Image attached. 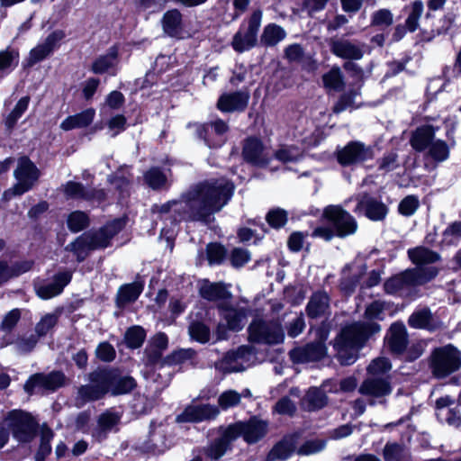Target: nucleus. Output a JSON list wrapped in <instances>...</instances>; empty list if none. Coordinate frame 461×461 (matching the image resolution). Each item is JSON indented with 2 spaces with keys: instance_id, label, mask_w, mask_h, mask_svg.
Returning a JSON list of instances; mask_svg holds the SVG:
<instances>
[{
  "instance_id": "obj_23",
  "label": "nucleus",
  "mask_w": 461,
  "mask_h": 461,
  "mask_svg": "<svg viewBox=\"0 0 461 461\" xmlns=\"http://www.w3.org/2000/svg\"><path fill=\"white\" fill-rule=\"evenodd\" d=\"M72 274L69 271L60 272L54 276L53 281L36 286V293L41 299H50L59 294L70 282Z\"/></svg>"
},
{
  "instance_id": "obj_38",
  "label": "nucleus",
  "mask_w": 461,
  "mask_h": 461,
  "mask_svg": "<svg viewBox=\"0 0 461 461\" xmlns=\"http://www.w3.org/2000/svg\"><path fill=\"white\" fill-rule=\"evenodd\" d=\"M120 420V416L113 411H107L101 414L98 418L96 429L93 432V437L97 440H102Z\"/></svg>"
},
{
  "instance_id": "obj_61",
  "label": "nucleus",
  "mask_w": 461,
  "mask_h": 461,
  "mask_svg": "<svg viewBox=\"0 0 461 461\" xmlns=\"http://www.w3.org/2000/svg\"><path fill=\"white\" fill-rule=\"evenodd\" d=\"M20 318L21 312L18 309L10 311L2 321L0 330L9 333L14 328Z\"/></svg>"
},
{
  "instance_id": "obj_18",
  "label": "nucleus",
  "mask_w": 461,
  "mask_h": 461,
  "mask_svg": "<svg viewBox=\"0 0 461 461\" xmlns=\"http://www.w3.org/2000/svg\"><path fill=\"white\" fill-rule=\"evenodd\" d=\"M242 155L249 163L260 167L267 165L272 157L269 149L256 138H249L245 140Z\"/></svg>"
},
{
  "instance_id": "obj_2",
  "label": "nucleus",
  "mask_w": 461,
  "mask_h": 461,
  "mask_svg": "<svg viewBox=\"0 0 461 461\" xmlns=\"http://www.w3.org/2000/svg\"><path fill=\"white\" fill-rule=\"evenodd\" d=\"M391 311L389 303L384 301H375L365 311V321L354 322L346 326L337 337L334 348L342 365L353 364L358 350L372 335L381 330L375 321H382Z\"/></svg>"
},
{
  "instance_id": "obj_7",
  "label": "nucleus",
  "mask_w": 461,
  "mask_h": 461,
  "mask_svg": "<svg viewBox=\"0 0 461 461\" xmlns=\"http://www.w3.org/2000/svg\"><path fill=\"white\" fill-rule=\"evenodd\" d=\"M437 274L438 270L436 267L408 269L388 279L384 284V289L388 294H395L410 286L423 285L434 278Z\"/></svg>"
},
{
  "instance_id": "obj_29",
  "label": "nucleus",
  "mask_w": 461,
  "mask_h": 461,
  "mask_svg": "<svg viewBox=\"0 0 461 461\" xmlns=\"http://www.w3.org/2000/svg\"><path fill=\"white\" fill-rule=\"evenodd\" d=\"M95 116V110L88 108L79 113L67 117L60 123L63 131H71L77 128H85L92 123Z\"/></svg>"
},
{
  "instance_id": "obj_59",
  "label": "nucleus",
  "mask_w": 461,
  "mask_h": 461,
  "mask_svg": "<svg viewBox=\"0 0 461 461\" xmlns=\"http://www.w3.org/2000/svg\"><path fill=\"white\" fill-rule=\"evenodd\" d=\"M63 191L68 198H89L86 196V191L84 189V186L77 182H68L63 185Z\"/></svg>"
},
{
  "instance_id": "obj_41",
  "label": "nucleus",
  "mask_w": 461,
  "mask_h": 461,
  "mask_svg": "<svg viewBox=\"0 0 461 461\" xmlns=\"http://www.w3.org/2000/svg\"><path fill=\"white\" fill-rule=\"evenodd\" d=\"M408 255L410 259L419 267L426 268L427 267H421L422 265L430 264L438 260L439 256L423 247L415 248L409 249Z\"/></svg>"
},
{
  "instance_id": "obj_30",
  "label": "nucleus",
  "mask_w": 461,
  "mask_h": 461,
  "mask_svg": "<svg viewBox=\"0 0 461 461\" xmlns=\"http://www.w3.org/2000/svg\"><path fill=\"white\" fill-rule=\"evenodd\" d=\"M118 65L116 48H111L106 54L98 57L92 64V71L95 74L113 73Z\"/></svg>"
},
{
  "instance_id": "obj_63",
  "label": "nucleus",
  "mask_w": 461,
  "mask_h": 461,
  "mask_svg": "<svg viewBox=\"0 0 461 461\" xmlns=\"http://www.w3.org/2000/svg\"><path fill=\"white\" fill-rule=\"evenodd\" d=\"M267 221L270 226L274 228H280L285 224L287 221V214L284 210L274 209L267 213Z\"/></svg>"
},
{
  "instance_id": "obj_32",
  "label": "nucleus",
  "mask_w": 461,
  "mask_h": 461,
  "mask_svg": "<svg viewBox=\"0 0 461 461\" xmlns=\"http://www.w3.org/2000/svg\"><path fill=\"white\" fill-rule=\"evenodd\" d=\"M164 32L171 37L184 38L182 15L179 11H167L162 20Z\"/></svg>"
},
{
  "instance_id": "obj_34",
  "label": "nucleus",
  "mask_w": 461,
  "mask_h": 461,
  "mask_svg": "<svg viewBox=\"0 0 461 461\" xmlns=\"http://www.w3.org/2000/svg\"><path fill=\"white\" fill-rule=\"evenodd\" d=\"M143 290V285L140 282L121 286L117 294L116 303L118 307H125L127 304L135 302Z\"/></svg>"
},
{
  "instance_id": "obj_49",
  "label": "nucleus",
  "mask_w": 461,
  "mask_h": 461,
  "mask_svg": "<svg viewBox=\"0 0 461 461\" xmlns=\"http://www.w3.org/2000/svg\"><path fill=\"white\" fill-rule=\"evenodd\" d=\"M241 401V395L235 390H227L220 394L218 398L219 407L222 410L236 407Z\"/></svg>"
},
{
  "instance_id": "obj_58",
  "label": "nucleus",
  "mask_w": 461,
  "mask_h": 461,
  "mask_svg": "<svg viewBox=\"0 0 461 461\" xmlns=\"http://www.w3.org/2000/svg\"><path fill=\"white\" fill-rule=\"evenodd\" d=\"M52 437L53 433L49 428H42L41 433V446L36 456L37 461H39L41 456L43 458L45 456L50 453L51 447L50 443Z\"/></svg>"
},
{
  "instance_id": "obj_42",
  "label": "nucleus",
  "mask_w": 461,
  "mask_h": 461,
  "mask_svg": "<svg viewBox=\"0 0 461 461\" xmlns=\"http://www.w3.org/2000/svg\"><path fill=\"white\" fill-rule=\"evenodd\" d=\"M303 403L309 411L318 410L326 405L327 396L322 390L313 387L309 389Z\"/></svg>"
},
{
  "instance_id": "obj_50",
  "label": "nucleus",
  "mask_w": 461,
  "mask_h": 461,
  "mask_svg": "<svg viewBox=\"0 0 461 461\" xmlns=\"http://www.w3.org/2000/svg\"><path fill=\"white\" fill-rule=\"evenodd\" d=\"M88 225L87 215L80 211L73 212L68 218V227L73 232H78Z\"/></svg>"
},
{
  "instance_id": "obj_53",
  "label": "nucleus",
  "mask_w": 461,
  "mask_h": 461,
  "mask_svg": "<svg viewBox=\"0 0 461 461\" xmlns=\"http://www.w3.org/2000/svg\"><path fill=\"white\" fill-rule=\"evenodd\" d=\"M29 103V96H23L17 102L14 110L10 113L6 119V124L9 128L13 127L18 119H20L24 112L28 109Z\"/></svg>"
},
{
  "instance_id": "obj_28",
  "label": "nucleus",
  "mask_w": 461,
  "mask_h": 461,
  "mask_svg": "<svg viewBox=\"0 0 461 461\" xmlns=\"http://www.w3.org/2000/svg\"><path fill=\"white\" fill-rule=\"evenodd\" d=\"M407 330L402 323H393L387 335V343L390 349L396 354L402 353L407 347Z\"/></svg>"
},
{
  "instance_id": "obj_46",
  "label": "nucleus",
  "mask_w": 461,
  "mask_h": 461,
  "mask_svg": "<svg viewBox=\"0 0 461 461\" xmlns=\"http://www.w3.org/2000/svg\"><path fill=\"white\" fill-rule=\"evenodd\" d=\"M431 314L429 310L422 309L414 312L409 318V325L415 329H428L430 330Z\"/></svg>"
},
{
  "instance_id": "obj_55",
  "label": "nucleus",
  "mask_w": 461,
  "mask_h": 461,
  "mask_svg": "<svg viewBox=\"0 0 461 461\" xmlns=\"http://www.w3.org/2000/svg\"><path fill=\"white\" fill-rule=\"evenodd\" d=\"M207 259L210 265L220 264L225 258L224 248L218 243H210L206 249Z\"/></svg>"
},
{
  "instance_id": "obj_47",
  "label": "nucleus",
  "mask_w": 461,
  "mask_h": 461,
  "mask_svg": "<svg viewBox=\"0 0 461 461\" xmlns=\"http://www.w3.org/2000/svg\"><path fill=\"white\" fill-rule=\"evenodd\" d=\"M146 332L140 326H133L128 329L125 333V341L129 348H138L144 342Z\"/></svg>"
},
{
  "instance_id": "obj_20",
  "label": "nucleus",
  "mask_w": 461,
  "mask_h": 461,
  "mask_svg": "<svg viewBox=\"0 0 461 461\" xmlns=\"http://www.w3.org/2000/svg\"><path fill=\"white\" fill-rule=\"evenodd\" d=\"M65 376L60 372H53L49 375H34L24 384V390L32 393L39 390H55L64 384Z\"/></svg>"
},
{
  "instance_id": "obj_12",
  "label": "nucleus",
  "mask_w": 461,
  "mask_h": 461,
  "mask_svg": "<svg viewBox=\"0 0 461 461\" xmlns=\"http://www.w3.org/2000/svg\"><path fill=\"white\" fill-rule=\"evenodd\" d=\"M323 218L327 220L339 237H345L356 232V220L342 207L329 205L323 211Z\"/></svg>"
},
{
  "instance_id": "obj_6",
  "label": "nucleus",
  "mask_w": 461,
  "mask_h": 461,
  "mask_svg": "<svg viewBox=\"0 0 461 461\" xmlns=\"http://www.w3.org/2000/svg\"><path fill=\"white\" fill-rule=\"evenodd\" d=\"M4 426L18 442L26 443L36 435L38 423L33 417L23 411L14 410L4 420Z\"/></svg>"
},
{
  "instance_id": "obj_60",
  "label": "nucleus",
  "mask_w": 461,
  "mask_h": 461,
  "mask_svg": "<svg viewBox=\"0 0 461 461\" xmlns=\"http://www.w3.org/2000/svg\"><path fill=\"white\" fill-rule=\"evenodd\" d=\"M250 253L240 248L233 249L230 255V263L234 267H243L250 260Z\"/></svg>"
},
{
  "instance_id": "obj_37",
  "label": "nucleus",
  "mask_w": 461,
  "mask_h": 461,
  "mask_svg": "<svg viewBox=\"0 0 461 461\" xmlns=\"http://www.w3.org/2000/svg\"><path fill=\"white\" fill-rule=\"evenodd\" d=\"M235 440L227 435V428L223 430L221 436L212 442L205 449L206 456L214 460L221 458L230 448L231 442Z\"/></svg>"
},
{
  "instance_id": "obj_31",
  "label": "nucleus",
  "mask_w": 461,
  "mask_h": 461,
  "mask_svg": "<svg viewBox=\"0 0 461 461\" xmlns=\"http://www.w3.org/2000/svg\"><path fill=\"white\" fill-rule=\"evenodd\" d=\"M434 135V129L431 126H421L413 132L411 144L417 151H427L431 143L436 140Z\"/></svg>"
},
{
  "instance_id": "obj_11",
  "label": "nucleus",
  "mask_w": 461,
  "mask_h": 461,
  "mask_svg": "<svg viewBox=\"0 0 461 461\" xmlns=\"http://www.w3.org/2000/svg\"><path fill=\"white\" fill-rule=\"evenodd\" d=\"M299 141L303 146V148L289 146L284 147L275 153V157L282 162H292L298 160L303 154L304 148H309L317 145L321 140L320 131L311 125L310 129L304 131H298Z\"/></svg>"
},
{
  "instance_id": "obj_25",
  "label": "nucleus",
  "mask_w": 461,
  "mask_h": 461,
  "mask_svg": "<svg viewBox=\"0 0 461 461\" xmlns=\"http://www.w3.org/2000/svg\"><path fill=\"white\" fill-rule=\"evenodd\" d=\"M326 354V347L322 342L312 343L304 348H295L291 351V358L294 362L303 363L316 361Z\"/></svg>"
},
{
  "instance_id": "obj_57",
  "label": "nucleus",
  "mask_w": 461,
  "mask_h": 461,
  "mask_svg": "<svg viewBox=\"0 0 461 461\" xmlns=\"http://www.w3.org/2000/svg\"><path fill=\"white\" fill-rule=\"evenodd\" d=\"M190 336L202 343H205L209 340L210 331L209 329L201 322H193L189 327Z\"/></svg>"
},
{
  "instance_id": "obj_5",
  "label": "nucleus",
  "mask_w": 461,
  "mask_h": 461,
  "mask_svg": "<svg viewBox=\"0 0 461 461\" xmlns=\"http://www.w3.org/2000/svg\"><path fill=\"white\" fill-rule=\"evenodd\" d=\"M14 176L16 184L5 191L4 198L5 200H10L15 195H22L31 190L40 177V170L27 157H22L18 160Z\"/></svg>"
},
{
  "instance_id": "obj_48",
  "label": "nucleus",
  "mask_w": 461,
  "mask_h": 461,
  "mask_svg": "<svg viewBox=\"0 0 461 461\" xmlns=\"http://www.w3.org/2000/svg\"><path fill=\"white\" fill-rule=\"evenodd\" d=\"M392 368L390 361L386 357H377L367 366V373L371 376L384 377V375Z\"/></svg>"
},
{
  "instance_id": "obj_17",
  "label": "nucleus",
  "mask_w": 461,
  "mask_h": 461,
  "mask_svg": "<svg viewBox=\"0 0 461 461\" xmlns=\"http://www.w3.org/2000/svg\"><path fill=\"white\" fill-rule=\"evenodd\" d=\"M228 125L221 120L197 126L198 135L203 138L208 147H220L225 141Z\"/></svg>"
},
{
  "instance_id": "obj_45",
  "label": "nucleus",
  "mask_w": 461,
  "mask_h": 461,
  "mask_svg": "<svg viewBox=\"0 0 461 461\" xmlns=\"http://www.w3.org/2000/svg\"><path fill=\"white\" fill-rule=\"evenodd\" d=\"M323 85L326 88L340 91L344 86L343 77L339 68H332L322 77Z\"/></svg>"
},
{
  "instance_id": "obj_44",
  "label": "nucleus",
  "mask_w": 461,
  "mask_h": 461,
  "mask_svg": "<svg viewBox=\"0 0 461 461\" xmlns=\"http://www.w3.org/2000/svg\"><path fill=\"white\" fill-rule=\"evenodd\" d=\"M427 155L435 161L442 162L448 158L449 148L444 140H435L427 150Z\"/></svg>"
},
{
  "instance_id": "obj_64",
  "label": "nucleus",
  "mask_w": 461,
  "mask_h": 461,
  "mask_svg": "<svg viewBox=\"0 0 461 461\" xmlns=\"http://www.w3.org/2000/svg\"><path fill=\"white\" fill-rule=\"evenodd\" d=\"M107 125L112 136L114 137L125 130L126 118L122 114H117L108 121Z\"/></svg>"
},
{
  "instance_id": "obj_43",
  "label": "nucleus",
  "mask_w": 461,
  "mask_h": 461,
  "mask_svg": "<svg viewBox=\"0 0 461 461\" xmlns=\"http://www.w3.org/2000/svg\"><path fill=\"white\" fill-rule=\"evenodd\" d=\"M407 9L409 13L405 26L408 31L414 32L418 29L419 20L423 14V4L421 1H415Z\"/></svg>"
},
{
  "instance_id": "obj_40",
  "label": "nucleus",
  "mask_w": 461,
  "mask_h": 461,
  "mask_svg": "<svg viewBox=\"0 0 461 461\" xmlns=\"http://www.w3.org/2000/svg\"><path fill=\"white\" fill-rule=\"evenodd\" d=\"M286 36L285 31L276 23H269L265 26L260 37V41L265 46H275L282 41Z\"/></svg>"
},
{
  "instance_id": "obj_21",
  "label": "nucleus",
  "mask_w": 461,
  "mask_h": 461,
  "mask_svg": "<svg viewBox=\"0 0 461 461\" xmlns=\"http://www.w3.org/2000/svg\"><path fill=\"white\" fill-rule=\"evenodd\" d=\"M171 439L167 435V429L160 425L151 426L149 439L144 444V450L153 454L164 453L171 447Z\"/></svg>"
},
{
  "instance_id": "obj_9",
  "label": "nucleus",
  "mask_w": 461,
  "mask_h": 461,
  "mask_svg": "<svg viewBox=\"0 0 461 461\" xmlns=\"http://www.w3.org/2000/svg\"><path fill=\"white\" fill-rule=\"evenodd\" d=\"M267 420L252 417L248 421H240L227 427V435L232 438L241 436L249 444H254L262 439L268 432Z\"/></svg>"
},
{
  "instance_id": "obj_16",
  "label": "nucleus",
  "mask_w": 461,
  "mask_h": 461,
  "mask_svg": "<svg viewBox=\"0 0 461 461\" xmlns=\"http://www.w3.org/2000/svg\"><path fill=\"white\" fill-rule=\"evenodd\" d=\"M357 204L354 210L356 213L364 214L371 221H383L388 212L386 205L380 200L368 194H363L357 198Z\"/></svg>"
},
{
  "instance_id": "obj_4",
  "label": "nucleus",
  "mask_w": 461,
  "mask_h": 461,
  "mask_svg": "<svg viewBox=\"0 0 461 461\" xmlns=\"http://www.w3.org/2000/svg\"><path fill=\"white\" fill-rule=\"evenodd\" d=\"M125 225L122 219H115L101 228L98 231L86 232L68 244L67 250L72 251L78 261L84 260L89 251L109 246L111 239Z\"/></svg>"
},
{
  "instance_id": "obj_36",
  "label": "nucleus",
  "mask_w": 461,
  "mask_h": 461,
  "mask_svg": "<svg viewBox=\"0 0 461 461\" xmlns=\"http://www.w3.org/2000/svg\"><path fill=\"white\" fill-rule=\"evenodd\" d=\"M296 438L297 436L295 435L285 438L274 447L268 455V458L270 460L288 458L297 449Z\"/></svg>"
},
{
  "instance_id": "obj_27",
  "label": "nucleus",
  "mask_w": 461,
  "mask_h": 461,
  "mask_svg": "<svg viewBox=\"0 0 461 461\" xmlns=\"http://www.w3.org/2000/svg\"><path fill=\"white\" fill-rule=\"evenodd\" d=\"M330 49L334 55L345 59H360L364 53L359 45L343 39L331 40Z\"/></svg>"
},
{
  "instance_id": "obj_33",
  "label": "nucleus",
  "mask_w": 461,
  "mask_h": 461,
  "mask_svg": "<svg viewBox=\"0 0 461 461\" xmlns=\"http://www.w3.org/2000/svg\"><path fill=\"white\" fill-rule=\"evenodd\" d=\"M199 292L201 296L208 301H218L230 296L222 283H211L208 280H203L201 283Z\"/></svg>"
},
{
  "instance_id": "obj_26",
  "label": "nucleus",
  "mask_w": 461,
  "mask_h": 461,
  "mask_svg": "<svg viewBox=\"0 0 461 461\" xmlns=\"http://www.w3.org/2000/svg\"><path fill=\"white\" fill-rule=\"evenodd\" d=\"M359 392L362 394L378 398L390 394L392 388L387 378L370 375L363 382Z\"/></svg>"
},
{
  "instance_id": "obj_56",
  "label": "nucleus",
  "mask_w": 461,
  "mask_h": 461,
  "mask_svg": "<svg viewBox=\"0 0 461 461\" xmlns=\"http://www.w3.org/2000/svg\"><path fill=\"white\" fill-rule=\"evenodd\" d=\"M419 199L414 195H408L399 203L398 210L402 215L411 216L419 207Z\"/></svg>"
},
{
  "instance_id": "obj_54",
  "label": "nucleus",
  "mask_w": 461,
  "mask_h": 461,
  "mask_svg": "<svg viewBox=\"0 0 461 461\" xmlns=\"http://www.w3.org/2000/svg\"><path fill=\"white\" fill-rule=\"evenodd\" d=\"M326 443L324 440L312 439L303 443L301 447H297V453L302 456H309L321 452L324 449Z\"/></svg>"
},
{
  "instance_id": "obj_39",
  "label": "nucleus",
  "mask_w": 461,
  "mask_h": 461,
  "mask_svg": "<svg viewBox=\"0 0 461 461\" xmlns=\"http://www.w3.org/2000/svg\"><path fill=\"white\" fill-rule=\"evenodd\" d=\"M221 315L226 321L229 330H240L246 322V315L242 310L222 307L221 308Z\"/></svg>"
},
{
  "instance_id": "obj_15",
  "label": "nucleus",
  "mask_w": 461,
  "mask_h": 461,
  "mask_svg": "<svg viewBox=\"0 0 461 461\" xmlns=\"http://www.w3.org/2000/svg\"><path fill=\"white\" fill-rule=\"evenodd\" d=\"M374 157L373 149L360 141L348 143L338 153V160L343 166H349L371 159Z\"/></svg>"
},
{
  "instance_id": "obj_14",
  "label": "nucleus",
  "mask_w": 461,
  "mask_h": 461,
  "mask_svg": "<svg viewBox=\"0 0 461 461\" xmlns=\"http://www.w3.org/2000/svg\"><path fill=\"white\" fill-rule=\"evenodd\" d=\"M255 358V353L249 346H242L236 351L228 352L226 356L217 363L218 369L223 372H240L248 368Z\"/></svg>"
},
{
  "instance_id": "obj_22",
  "label": "nucleus",
  "mask_w": 461,
  "mask_h": 461,
  "mask_svg": "<svg viewBox=\"0 0 461 461\" xmlns=\"http://www.w3.org/2000/svg\"><path fill=\"white\" fill-rule=\"evenodd\" d=\"M64 37V33L60 31L50 33L43 42L39 43L33 48L28 57V64L32 66L52 53L58 42Z\"/></svg>"
},
{
  "instance_id": "obj_10",
  "label": "nucleus",
  "mask_w": 461,
  "mask_h": 461,
  "mask_svg": "<svg viewBox=\"0 0 461 461\" xmlns=\"http://www.w3.org/2000/svg\"><path fill=\"white\" fill-rule=\"evenodd\" d=\"M261 21L262 12L257 10L251 14L248 24L240 26L231 41V46L235 51L241 53L252 49L256 45Z\"/></svg>"
},
{
  "instance_id": "obj_51",
  "label": "nucleus",
  "mask_w": 461,
  "mask_h": 461,
  "mask_svg": "<svg viewBox=\"0 0 461 461\" xmlns=\"http://www.w3.org/2000/svg\"><path fill=\"white\" fill-rule=\"evenodd\" d=\"M58 318L59 316L56 313L45 314L35 326L36 335L39 338L47 335L48 332L56 325Z\"/></svg>"
},
{
  "instance_id": "obj_8",
  "label": "nucleus",
  "mask_w": 461,
  "mask_h": 461,
  "mask_svg": "<svg viewBox=\"0 0 461 461\" xmlns=\"http://www.w3.org/2000/svg\"><path fill=\"white\" fill-rule=\"evenodd\" d=\"M430 366L437 377H446L461 366L460 352L451 345L436 348L431 355Z\"/></svg>"
},
{
  "instance_id": "obj_24",
  "label": "nucleus",
  "mask_w": 461,
  "mask_h": 461,
  "mask_svg": "<svg viewBox=\"0 0 461 461\" xmlns=\"http://www.w3.org/2000/svg\"><path fill=\"white\" fill-rule=\"evenodd\" d=\"M249 93L248 91H238L227 93L221 95L217 106L221 112L243 111L249 103Z\"/></svg>"
},
{
  "instance_id": "obj_52",
  "label": "nucleus",
  "mask_w": 461,
  "mask_h": 461,
  "mask_svg": "<svg viewBox=\"0 0 461 461\" xmlns=\"http://www.w3.org/2000/svg\"><path fill=\"white\" fill-rule=\"evenodd\" d=\"M146 183L153 189H158L166 186L167 176L158 168H151L145 174Z\"/></svg>"
},
{
  "instance_id": "obj_13",
  "label": "nucleus",
  "mask_w": 461,
  "mask_h": 461,
  "mask_svg": "<svg viewBox=\"0 0 461 461\" xmlns=\"http://www.w3.org/2000/svg\"><path fill=\"white\" fill-rule=\"evenodd\" d=\"M249 339L254 342L278 344L284 340L285 335L280 323L276 321H253L249 328Z\"/></svg>"
},
{
  "instance_id": "obj_19",
  "label": "nucleus",
  "mask_w": 461,
  "mask_h": 461,
  "mask_svg": "<svg viewBox=\"0 0 461 461\" xmlns=\"http://www.w3.org/2000/svg\"><path fill=\"white\" fill-rule=\"evenodd\" d=\"M220 410L215 405H189L176 417L178 422H200L216 418Z\"/></svg>"
},
{
  "instance_id": "obj_35",
  "label": "nucleus",
  "mask_w": 461,
  "mask_h": 461,
  "mask_svg": "<svg viewBox=\"0 0 461 461\" xmlns=\"http://www.w3.org/2000/svg\"><path fill=\"white\" fill-rule=\"evenodd\" d=\"M330 309V300L325 293H315L307 305V313L311 318H318L325 315Z\"/></svg>"
},
{
  "instance_id": "obj_1",
  "label": "nucleus",
  "mask_w": 461,
  "mask_h": 461,
  "mask_svg": "<svg viewBox=\"0 0 461 461\" xmlns=\"http://www.w3.org/2000/svg\"><path fill=\"white\" fill-rule=\"evenodd\" d=\"M234 186L226 179L201 183L189 190L179 201L156 205L153 211L160 214L174 212L180 219L207 221L230 199Z\"/></svg>"
},
{
  "instance_id": "obj_3",
  "label": "nucleus",
  "mask_w": 461,
  "mask_h": 461,
  "mask_svg": "<svg viewBox=\"0 0 461 461\" xmlns=\"http://www.w3.org/2000/svg\"><path fill=\"white\" fill-rule=\"evenodd\" d=\"M135 385L131 376H122L113 369H98L89 375V384L78 389L77 401L84 404L102 399L108 393L113 395L127 393Z\"/></svg>"
},
{
  "instance_id": "obj_62",
  "label": "nucleus",
  "mask_w": 461,
  "mask_h": 461,
  "mask_svg": "<svg viewBox=\"0 0 461 461\" xmlns=\"http://www.w3.org/2000/svg\"><path fill=\"white\" fill-rule=\"evenodd\" d=\"M393 16L388 9H380L372 15V24L376 26H390L393 23Z\"/></svg>"
}]
</instances>
